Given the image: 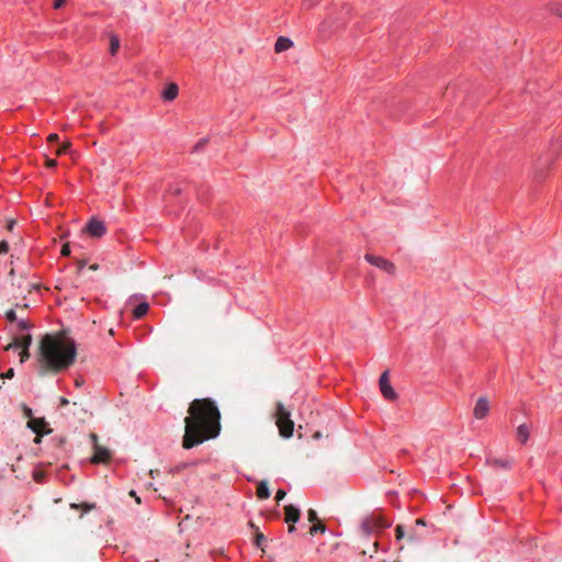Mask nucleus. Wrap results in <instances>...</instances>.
<instances>
[{
  "instance_id": "f257e3e1",
  "label": "nucleus",
  "mask_w": 562,
  "mask_h": 562,
  "mask_svg": "<svg viewBox=\"0 0 562 562\" xmlns=\"http://www.w3.org/2000/svg\"><path fill=\"white\" fill-rule=\"evenodd\" d=\"M184 418L182 447L191 449L205 440L216 438L221 431V414L211 398L193 400Z\"/></svg>"
},
{
  "instance_id": "f03ea898",
  "label": "nucleus",
  "mask_w": 562,
  "mask_h": 562,
  "mask_svg": "<svg viewBox=\"0 0 562 562\" xmlns=\"http://www.w3.org/2000/svg\"><path fill=\"white\" fill-rule=\"evenodd\" d=\"M75 341L63 333L43 336L38 347L37 361L42 373L60 372L68 369L76 359Z\"/></svg>"
},
{
  "instance_id": "7ed1b4c3",
  "label": "nucleus",
  "mask_w": 562,
  "mask_h": 562,
  "mask_svg": "<svg viewBox=\"0 0 562 562\" xmlns=\"http://www.w3.org/2000/svg\"><path fill=\"white\" fill-rule=\"evenodd\" d=\"M276 424L282 437H292L294 430V423L290 418V412L284 407V405L281 402L277 404Z\"/></svg>"
},
{
  "instance_id": "20e7f679",
  "label": "nucleus",
  "mask_w": 562,
  "mask_h": 562,
  "mask_svg": "<svg viewBox=\"0 0 562 562\" xmlns=\"http://www.w3.org/2000/svg\"><path fill=\"white\" fill-rule=\"evenodd\" d=\"M89 437L93 446V456L91 457V462L95 464L109 462L111 459L110 450L99 445L97 434L92 432Z\"/></svg>"
},
{
  "instance_id": "39448f33",
  "label": "nucleus",
  "mask_w": 562,
  "mask_h": 562,
  "mask_svg": "<svg viewBox=\"0 0 562 562\" xmlns=\"http://www.w3.org/2000/svg\"><path fill=\"white\" fill-rule=\"evenodd\" d=\"M364 259L370 265L375 266L376 268L381 269L382 271L386 272L390 276H393L395 273V265L383 257L367 254L364 256Z\"/></svg>"
},
{
  "instance_id": "423d86ee",
  "label": "nucleus",
  "mask_w": 562,
  "mask_h": 562,
  "mask_svg": "<svg viewBox=\"0 0 562 562\" xmlns=\"http://www.w3.org/2000/svg\"><path fill=\"white\" fill-rule=\"evenodd\" d=\"M380 391L384 398L389 401L397 400V393L394 391L390 383L389 371H384L379 379Z\"/></svg>"
},
{
  "instance_id": "0eeeda50",
  "label": "nucleus",
  "mask_w": 562,
  "mask_h": 562,
  "mask_svg": "<svg viewBox=\"0 0 562 562\" xmlns=\"http://www.w3.org/2000/svg\"><path fill=\"white\" fill-rule=\"evenodd\" d=\"M27 427L37 435L34 440L36 443L41 441L40 437L52 431V429L47 428V424L44 418H31L27 422Z\"/></svg>"
},
{
  "instance_id": "6e6552de",
  "label": "nucleus",
  "mask_w": 562,
  "mask_h": 562,
  "mask_svg": "<svg viewBox=\"0 0 562 562\" xmlns=\"http://www.w3.org/2000/svg\"><path fill=\"white\" fill-rule=\"evenodd\" d=\"M284 520L286 524H289L288 530L289 532H293L295 530L294 524L300 519L301 516L300 509L293 505H286L284 507Z\"/></svg>"
},
{
  "instance_id": "1a4fd4ad",
  "label": "nucleus",
  "mask_w": 562,
  "mask_h": 562,
  "mask_svg": "<svg viewBox=\"0 0 562 562\" xmlns=\"http://www.w3.org/2000/svg\"><path fill=\"white\" fill-rule=\"evenodd\" d=\"M427 537V531L418 529L417 527H412L409 530L406 542L409 547H415L420 544V542Z\"/></svg>"
},
{
  "instance_id": "9d476101",
  "label": "nucleus",
  "mask_w": 562,
  "mask_h": 562,
  "mask_svg": "<svg viewBox=\"0 0 562 562\" xmlns=\"http://www.w3.org/2000/svg\"><path fill=\"white\" fill-rule=\"evenodd\" d=\"M71 414L82 422H85L90 415L87 405L82 401H74L71 403Z\"/></svg>"
},
{
  "instance_id": "9b49d317",
  "label": "nucleus",
  "mask_w": 562,
  "mask_h": 562,
  "mask_svg": "<svg viewBox=\"0 0 562 562\" xmlns=\"http://www.w3.org/2000/svg\"><path fill=\"white\" fill-rule=\"evenodd\" d=\"M86 231L93 237H101L105 234V226L103 222L92 220L87 225Z\"/></svg>"
},
{
  "instance_id": "f8f14e48",
  "label": "nucleus",
  "mask_w": 562,
  "mask_h": 562,
  "mask_svg": "<svg viewBox=\"0 0 562 562\" xmlns=\"http://www.w3.org/2000/svg\"><path fill=\"white\" fill-rule=\"evenodd\" d=\"M488 411V401L485 397H480L475 404L473 415L476 419H482L487 415Z\"/></svg>"
},
{
  "instance_id": "ddd939ff",
  "label": "nucleus",
  "mask_w": 562,
  "mask_h": 562,
  "mask_svg": "<svg viewBox=\"0 0 562 562\" xmlns=\"http://www.w3.org/2000/svg\"><path fill=\"white\" fill-rule=\"evenodd\" d=\"M31 344H32V336L30 334H27V335H24V336H22L20 338H14V340L12 342H10L5 347V349L9 350V349L18 348V347H21V348H24V349H29Z\"/></svg>"
},
{
  "instance_id": "4468645a",
  "label": "nucleus",
  "mask_w": 562,
  "mask_h": 562,
  "mask_svg": "<svg viewBox=\"0 0 562 562\" xmlns=\"http://www.w3.org/2000/svg\"><path fill=\"white\" fill-rule=\"evenodd\" d=\"M293 46V42L289 37L280 36L274 44V52L282 53L290 49Z\"/></svg>"
},
{
  "instance_id": "2eb2a0df",
  "label": "nucleus",
  "mask_w": 562,
  "mask_h": 562,
  "mask_svg": "<svg viewBox=\"0 0 562 562\" xmlns=\"http://www.w3.org/2000/svg\"><path fill=\"white\" fill-rule=\"evenodd\" d=\"M487 464L494 468H501V469H509L512 464V460L509 459H498V458H488Z\"/></svg>"
},
{
  "instance_id": "dca6fc26",
  "label": "nucleus",
  "mask_w": 562,
  "mask_h": 562,
  "mask_svg": "<svg viewBox=\"0 0 562 562\" xmlns=\"http://www.w3.org/2000/svg\"><path fill=\"white\" fill-rule=\"evenodd\" d=\"M178 86L176 83H170L167 86L165 91L162 92V98L167 101H172L178 95Z\"/></svg>"
},
{
  "instance_id": "f3484780",
  "label": "nucleus",
  "mask_w": 562,
  "mask_h": 562,
  "mask_svg": "<svg viewBox=\"0 0 562 562\" xmlns=\"http://www.w3.org/2000/svg\"><path fill=\"white\" fill-rule=\"evenodd\" d=\"M257 496L260 499H267L270 496L269 485L266 481H262L257 486Z\"/></svg>"
},
{
  "instance_id": "a211bd4d",
  "label": "nucleus",
  "mask_w": 562,
  "mask_h": 562,
  "mask_svg": "<svg viewBox=\"0 0 562 562\" xmlns=\"http://www.w3.org/2000/svg\"><path fill=\"white\" fill-rule=\"evenodd\" d=\"M148 310H149V305L147 303H139L133 310L134 318H136V319L142 318L145 314H147Z\"/></svg>"
},
{
  "instance_id": "6ab92c4d",
  "label": "nucleus",
  "mask_w": 562,
  "mask_h": 562,
  "mask_svg": "<svg viewBox=\"0 0 562 562\" xmlns=\"http://www.w3.org/2000/svg\"><path fill=\"white\" fill-rule=\"evenodd\" d=\"M517 438L525 443L529 438V428L526 424L519 425L517 428Z\"/></svg>"
},
{
  "instance_id": "aec40b11",
  "label": "nucleus",
  "mask_w": 562,
  "mask_h": 562,
  "mask_svg": "<svg viewBox=\"0 0 562 562\" xmlns=\"http://www.w3.org/2000/svg\"><path fill=\"white\" fill-rule=\"evenodd\" d=\"M361 529H362V531H363V533L366 536H370L371 533L376 532V530H375V520H372L371 518L364 520L363 524H362Z\"/></svg>"
},
{
  "instance_id": "412c9836",
  "label": "nucleus",
  "mask_w": 562,
  "mask_h": 562,
  "mask_svg": "<svg viewBox=\"0 0 562 562\" xmlns=\"http://www.w3.org/2000/svg\"><path fill=\"white\" fill-rule=\"evenodd\" d=\"M250 527L256 530L255 531V544H256V547L261 548V550L263 551L265 549L261 547L262 542L266 540L263 533L258 530V528L255 526V524L250 522Z\"/></svg>"
},
{
  "instance_id": "4be33fe9",
  "label": "nucleus",
  "mask_w": 562,
  "mask_h": 562,
  "mask_svg": "<svg viewBox=\"0 0 562 562\" xmlns=\"http://www.w3.org/2000/svg\"><path fill=\"white\" fill-rule=\"evenodd\" d=\"M120 48V40L117 35L111 34L110 35V53L111 55H115Z\"/></svg>"
},
{
  "instance_id": "5701e85b",
  "label": "nucleus",
  "mask_w": 562,
  "mask_h": 562,
  "mask_svg": "<svg viewBox=\"0 0 562 562\" xmlns=\"http://www.w3.org/2000/svg\"><path fill=\"white\" fill-rule=\"evenodd\" d=\"M372 520H375V530H382L385 528H389L391 526V522L382 517H373Z\"/></svg>"
},
{
  "instance_id": "b1692460",
  "label": "nucleus",
  "mask_w": 562,
  "mask_h": 562,
  "mask_svg": "<svg viewBox=\"0 0 562 562\" xmlns=\"http://www.w3.org/2000/svg\"><path fill=\"white\" fill-rule=\"evenodd\" d=\"M326 531V526L324 524H322L321 521H317L315 522L311 528H310V533L312 536H314L315 533L317 532H322L324 533Z\"/></svg>"
},
{
  "instance_id": "393cba45",
  "label": "nucleus",
  "mask_w": 562,
  "mask_h": 562,
  "mask_svg": "<svg viewBox=\"0 0 562 562\" xmlns=\"http://www.w3.org/2000/svg\"><path fill=\"white\" fill-rule=\"evenodd\" d=\"M395 538L397 541L403 540L405 538V531H404V527L402 525L396 526Z\"/></svg>"
},
{
  "instance_id": "a878e982",
  "label": "nucleus",
  "mask_w": 562,
  "mask_h": 562,
  "mask_svg": "<svg viewBox=\"0 0 562 562\" xmlns=\"http://www.w3.org/2000/svg\"><path fill=\"white\" fill-rule=\"evenodd\" d=\"M307 519H308L310 522H313V524L317 522L318 521V517H317L316 510H314L312 508L308 509L307 510Z\"/></svg>"
},
{
  "instance_id": "bb28decb",
  "label": "nucleus",
  "mask_w": 562,
  "mask_h": 562,
  "mask_svg": "<svg viewBox=\"0 0 562 562\" xmlns=\"http://www.w3.org/2000/svg\"><path fill=\"white\" fill-rule=\"evenodd\" d=\"M71 144L70 143H64L61 144L57 150H56V155L57 156H60L63 154H65L69 148H70Z\"/></svg>"
},
{
  "instance_id": "cd10ccee",
  "label": "nucleus",
  "mask_w": 562,
  "mask_h": 562,
  "mask_svg": "<svg viewBox=\"0 0 562 562\" xmlns=\"http://www.w3.org/2000/svg\"><path fill=\"white\" fill-rule=\"evenodd\" d=\"M21 408L23 412V416L29 418L30 420L32 418V409L25 404H21Z\"/></svg>"
},
{
  "instance_id": "c85d7f7f",
  "label": "nucleus",
  "mask_w": 562,
  "mask_h": 562,
  "mask_svg": "<svg viewBox=\"0 0 562 562\" xmlns=\"http://www.w3.org/2000/svg\"><path fill=\"white\" fill-rule=\"evenodd\" d=\"M18 327L21 329V330H25V329H29L32 327V324L27 321H24V319H21L18 322Z\"/></svg>"
},
{
  "instance_id": "c756f323",
  "label": "nucleus",
  "mask_w": 562,
  "mask_h": 562,
  "mask_svg": "<svg viewBox=\"0 0 562 562\" xmlns=\"http://www.w3.org/2000/svg\"><path fill=\"white\" fill-rule=\"evenodd\" d=\"M209 142V138H202L194 145V150L198 151L203 148Z\"/></svg>"
},
{
  "instance_id": "7c9ffc66",
  "label": "nucleus",
  "mask_w": 562,
  "mask_h": 562,
  "mask_svg": "<svg viewBox=\"0 0 562 562\" xmlns=\"http://www.w3.org/2000/svg\"><path fill=\"white\" fill-rule=\"evenodd\" d=\"M31 357L29 349L22 348V351L20 353V361L24 362Z\"/></svg>"
},
{
  "instance_id": "2f4dec72",
  "label": "nucleus",
  "mask_w": 562,
  "mask_h": 562,
  "mask_svg": "<svg viewBox=\"0 0 562 562\" xmlns=\"http://www.w3.org/2000/svg\"><path fill=\"white\" fill-rule=\"evenodd\" d=\"M5 317L9 322H15L16 321V314L13 310H9L7 313H5Z\"/></svg>"
},
{
  "instance_id": "473e14b6",
  "label": "nucleus",
  "mask_w": 562,
  "mask_h": 562,
  "mask_svg": "<svg viewBox=\"0 0 562 562\" xmlns=\"http://www.w3.org/2000/svg\"><path fill=\"white\" fill-rule=\"evenodd\" d=\"M9 250V244L5 240L0 241V255L7 254Z\"/></svg>"
},
{
  "instance_id": "72a5a7b5",
  "label": "nucleus",
  "mask_w": 562,
  "mask_h": 562,
  "mask_svg": "<svg viewBox=\"0 0 562 562\" xmlns=\"http://www.w3.org/2000/svg\"><path fill=\"white\" fill-rule=\"evenodd\" d=\"M414 527H417L418 529H422L424 530V528L426 527V521L424 518H418L415 520V525Z\"/></svg>"
},
{
  "instance_id": "f704fd0d",
  "label": "nucleus",
  "mask_w": 562,
  "mask_h": 562,
  "mask_svg": "<svg viewBox=\"0 0 562 562\" xmlns=\"http://www.w3.org/2000/svg\"><path fill=\"white\" fill-rule=\"evenodd\" d=\"M43 477H44V473L42 471H34L33 473V479L36 481V482H42L43 481Z\"/></svg>"
},
{
  "instance_id": "c9c22d12",
  "label": "nucleus",
  "mask_w": 562,
  "mask_h": 562,
  "mask_svg": "<svg viewBox=\"0 0 562 562\" xmlns=\"http://www.w3.org/2000/svg\"><path fill=\"white\" fill-rule=\"evenodd\" d=\"M63 256H69L70 255V247L68 244H64L60 250Z\"/></svg>"
},
{
  "instance_id": "e433bc0d",
  "label": "nucleus",
  "mask_w": 562,
  "mask_h": 562,
  "mask_svg": "<svg viewBox=\"0 0 562 562\" xmlns=\"http://www.w3.org/2000/svg\"><path fill=\"white\" fill-rule=\"evenodd\" d=\"M285 495H286L285 491L278 490V492L276 494L277 502H280L281 499H283L285 497Z\"/></svg>"
},
{
  "instance_id": "4c0bfd02",
  "label": "nucleus",
  "mask_w": 562,
  "mask_h": 562,
  "mask_svg": "<svg viewBox=\"0 0 562 562\" xmlns=\"http://www.w3.org/2000/svg\"><path fill=\"white\" fill-rule=\"evenodd\" d=\"M14 376V370L11 368L5 373L1 374V378L12 379Z\"/></svg>"
},
{
  "instance_id": "58836bf2",
  "label": "nucleus",
  "mask_w": 562,
  "mask_h": 562,
  "mask_svg": "<svg viewBox=\"0 0 562 562\" xmlns=\"http://www.w3.org/2000/svg\"><path fill=\"white\" fill-rule=\"evenodd\" d=\"M87 261L85 259H81V260H77V271L78 272H81V270L83 269V267L86 266Z\"/></svg>"
},
{
  "instance_id": "ea45409f",
  "label": "nucleus",
  "mask_w": 562,
  "mask_h": 562,
  "mask_svg": "<svg viewBox=\"0 0 562 562\" xmlns=\"http://www.w3.org/2000/svg\"><path fill=\"white\" fill-rule=\"evenodd\" d=\"M45 164H46V166L48 168H54V167L57 166V161L55 159H50V158H46V162Z\"/></svg>"
},
{
  "instance_id": "a19ab883",
  "label": "nucleus",
  "mask_w": 562,
  "mask_h": 562,
  "mask_svg": "<svg viewBox=\"0 0 562 562\" xmlns=\"http://www.w3.org/2000/svg\"><path fill=\"white\" fill-rule=\"evenodd\" d=\"M67 0H55L54 1V8L55 9H59L61 8L65 3H66Z\"/></svg>"
},
{
  "instance_id": "79ce46f5",
  "label": "nucleus",
  "mask_w": 562,
  "mask_h": 562,
  "mask_svg": "<svg viewBox=\"0 0 562 562\" xmlns=\"http://www.w3.org/2000/svg\"><path fill=\"white\" fill-rule=\"evenodd\" d=\"M169 193L173 195H178L181 193V189L179 187L170 188Z\"/></svg>"
},
{
  "instance_id": "37998d69",
  "label": "nucleus",
  "mask_w": 562,
  "mask_h": 562,
  "mask_svg": "<svg viewBox=\"0 0 562 562\" xmlns=\"http://www.w3.org/2000/svg\"><path fill=\"white\" fill-rule=\"evenodd\" d=\"M58 138H59V137H58V135H57V134H50V135L48 136L47 140H48L49 143H55V142H57V140H58Z\"/></svg>"
},
{
  "instance_id": "c03bdc74",
  "label": "nucleus",
  "mask_w": 562,
  "mask_h": 562,
  "mask_svg": "<svg viewBox=\"0 0 562 562\" xmlns=\"http://www.w3.org/2000/svg\"><path fill=\"white\" fill-rule=\"evenodd\" d=\"M85 381L81 378H78L75 380L76 387H81L83 385Z\"/></svg>"
},
{
  "instance_id": "a18cd8bd",
  "label": "nucleus",
  "mask_w": 562,
  "mask_h": 562,
  "mask_svg": "<svg viewBox=\"0 0 562 562\" xmlns=\"http://www.w3.org/2000/svg\"><path fill=\"white\" fill-rule=\"evenodd\" d=\"M69 403H70V402H69V400H68V398H66V397H60V398H59V404H60V406H66V405H68Z\"/></svg>"
},
{
  "instance_id": "49530a36",
  "label": "nucleus",
  "mask_w": 562,
  "mask_h": 562,
  "mask_svg": "<svg viewBox=\"0 0 562 562\" xmlns=\"http://www.w3.org/2000/svg\"><path fill=\"white\" fill-rule=\"evenodd\" d=\"M312 437H313V439H316V440L321 439L322 438V432L321 431H315Z\"/></svg>"
},
{
  "instance_id": "de8ad7c7",
  "label": "nucleus",
  "mask_w": 562,
  "mask_h": 562,
  "mask_svg": "<svg viewBox=\"0 0 562 562\" xmlns=\"http://www.w3.org/2000/svg\"><path fill=\"white\" fill-rule=\"evenodd\" d=\"M14 225H15V221H10V222L8 223V229H9V231H12V229H13V227H14Z\"/></svg>"
},
{
  "instance_id": "09e8293b",
  "label": "nucleus",
  "mask_w": 562,
  "mask_h": 562,
  "mask_svg": "<svg viewBox=\"0 0 562 562\" xmlns=\"http://www.w3.org/2000/svg\"><path fill=\"white\" fill-rule=\"evenodd\" d=\"M89 269H90V270H92V271H97V270L99 269V265L93 263V265H91V266L89 267Z\"/></svg>"
},
{
  "instance_id": "8fccbe9b",
  "label": "nucleus",
  "mask_w": 562,
  "mask_h": 562,
  "mask_svg": "<svg viewBox=\"0 0 562 562\" xmlns=\"http://www.w3.org/2000/svg\"><path fill=\"white\" fill-rule=\"evenodd\" d=\"M372 547H373V553H375L378 551L379 542L375 540L373 542Z\"/></svg>"
},
{
  "instance_id": "3c124183",
  "label": "nucleus",
  "mask_w": 562,
  "mask_h": 562,
  "mask_svg": "<svg viewBox=\"0 0 562 562\" xmlns=\"http://www.w3.org/2000/svg\"><path fill=\"white\" fill-rule=\"evenodd\" d=\"M130 494L132 495V497H135L136 498V502L137 503H140V499L136 496L135 492L134 491H131Z\"/></svg>"
},
{
  "instance_id": "603ef678",
  "label": "nucleus",
  "mask_w": 562,
  "mask_h": 562,
  "mask_svg": "<svg viewBox=\"0 0 562 562\" xmlns=\"http://www.w3.org/2000/svg\"><path fill=\"white\" fill-rule=\"evenodd\" d=\"M158 471L157 470H150L149 474L154 477Z\"/></svg>"
},
{
  "instance_id": "864d4df0",
  "label": "nucleus",
  "mask_w": 562,
  "mask_h": 562,
  "mask_svg": "<svg viewBox=\"0 0 562 562\" xmlns=\"http://www.w3.org/2000/svg\"><path fill=\"white\" fill-rule=\"evenodd\" d=\"M398 550H400L401 552H404V551H405V546H400Z\"/></svg>"
},
{
  "instance_id": "5fc2aeb1",
  "label": "nucleus",
  "mask_w": 562,
  "mask_h": 562,
  "mask_svg": "<svg viewBox=\"0 0 562 562\" xmlns=\"http://www.w3.org/2000/svg\"><path fill=\"white\" fill-rule=\"evenodd\" d=\"M558 15L562 16V11L561 12H557Z\"/></svg>"
}]
</instances>
